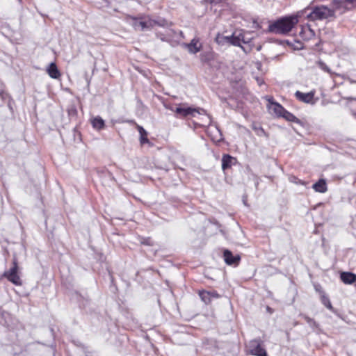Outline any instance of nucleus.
Listing matches in <instances>:
<instances>
[{"label":"nucleus","mask_w":356,"mask_h":356,"mask_svg":"<svg viewBox=\"0 0 356 356\" xmlns=\"http://www.w3.org/2000/svg\"><path fill=\"white\" fill-rule=\"evenodd\" d=\"M290 181H291V182H294V183H296V184H303V182H302L301 180L298 179L297 177H291V178H290Z\"/></svg>","instance_id":"29"},{"label":"nucleus","mask_w":356,"mask_h":356,"mask_svg":"<svg viewBox=\"0 0 356 356\" xmlns=\"http://www.w3.org/2000/svg\"><path fill=\"white\" fill-rule=\"evenodd\" d=\"M47 72L49 76L54 79H58L60 77L61 74L58 70L56 65L54 63H51L47 68Z\"/></svg>","instance_id":"13"},{"label":"nucleus","mask_w":356,"mask_h":356,"mask_svg":"<svg viewBox=\"0 0 356 356\" xmlns=\"http://www.w3.org/2000/svg\"><path fill=\"white\" fill-rule=\"evenodd\" d=\"M250 42V38H247L245 33L243 32H239L238 33L234 32L232 35H229V45L240 47L245 52H247V51L242 46V43L248 44Z\"/></svg>","instance_id":"7"},{"label":"nucleus","mask_w":356,"mask_h":356,"mask_svg":"<svg viewBox=\"0 0 356 356\" xmlns=\"http://www.w3.org/2000/svg\"><path fill=\"white\" fill-rule=\"evenodd\" d=\"M321 302L330 310H334L333 307L332 306V304L330 301V299L324 294L321 296Z\"/></svg>","instance_id":"22"},{"label":"nucleus","mask_w":356,"mask_h":356,"mask_svg":"<svg viewBox=\"0 0 356 356\" xmlns=\"http://www.w3.org/2000/svg\"><path fill=\"white\" fill-rule=\"evenodd\" d=\"M140 143L142 145L145 144V143H149V140H148V138L147 137V135L140 136Z\"/></svg>","instance_id":"26"},{"label":"nucleus","mask_w":356,"mask_h":356,"mask_svg":"<svg viewBox=\"0 0 356 356\" xmlns=\"http://www.w3.org/2000/svg\"><path fill=\"white\" fill-rule=\"evenodd\" d=\"M177 118L195 117L197 114L205 113L203 108H196L186 106V104H179L175 110Z\"/></svg>","instance_id":"3"},{"label":"nucleus","mask_w":356,"mask_h":356,"mask_svg":"<svg viewBox=\"0 0 356 356\" xmlns=\"http://www.w3.org/2000/svg\"><path fill=\"white\" fill-rule=\"evenodd\" d=\"M268 101L269 102L268 105L269 111L277 117H281L285 108L279 103L273 102L272 98H268Z\"/></svg>","instance_id":"10"},{"label":"nucleus","mask_w":356,"mask_h":356,"mask_svg":"<svg viewBox=\"0 0 356 356\" xmlns=\"http://www.w3.org/2000/svg\"><path fill=\"white\" fill-rule=\"evenodd\" d=\"M17 261L15 259H14L13 262V267L3 273V277L7 278L15 285L20 286L22 285V280L17 273Z\"/></svg>","instance_id":"6"},{"label":"nucleus","mask_w":356,"mask_h":356,"mask_svg":"<svg viewBox=\"0 0 356 356\" xmlns=\"http://www.w3.org/2000/svg\"><path fill=\"white\" fill-rule=\"evenodd\" d=\"M345 1H346L347 3H353L356 2V0H345Z\"/></svg>","instance_id":"33"},{"label":"nucleus","mask_w":356,"mask_h":356,"mask_svg":"<svg viewBox=\"0 0 356 356\" xmlns=\"http://www.w3.org/2000/svg\"><path fill=\"white\" fill-rule=\"evenodd\" d=\"M156 22L149 18H132L131 25L136 31H147L151 29Z\"/></svg>","instance_id":"4"},{"label":"nucleus","mask_w":356,"mask_h":356,"mask_svg":"<svg viewBox=\"0 0 356 356\" xmlns=\"http://www.w3.org/2000/svg\"><path fill=\"white\" fill-rule=\"evenodd\" d=\"M312 188L316 192L321 193H325L327 190L325 179H319L316 183L313 184Z\"/></svg>","instance_id":"16"},{"label":"nucleus","mask_w":356,"mask_h":356,"mask_svg":"<svg viewBox=\"0 0 356 356\" xmlns=\"http://www.w3.org/2000/svg\"><path fill=\"white\" fill-rule=\"evenodd\" d=\"M180 35H182L183 33L181 31L179 32Z\"/></svg>","instance_id":"37"},{"label":"nucleus","mask_w":356,"mask_h":356,"mask_svg":"<svg viewBox=\"0 0 356 356\" xmlns=\"http://www.w3.org/2000/svg\"><path fill=\"white\" fill-rule=\"evenodd\" d=\"M340 278L344 284H351L356 281V275L350 272H342Z\"/></svg>","instance_id":"14"},{"label":"nucleus","mask_w":356,"mask_h":356,"mask_svg":"<svg viewBox=\"0 0 356 356\" xmlns=\"http://www.w3.org/2000/svg\"><path fill=\"white\" fill-rule=\"evenodd\" d=\"M141 243L145 245H152L153 241L150 238H143Z\"/></svg>","instance_id":"25"},{"label":"nucleus","mask_w":356,"mask_h":356,"mask_svg":"<svg viewBox=\"0 0 356 356\" xmlns=\"http://www.w3.org/2000/svg\"><path fill=\"white\" fill-rule=\"evenodd\" d=\"M218 0H211V3H217Z\"/></svg>","instance_id":"36"},{"label":"nucleus","mask_w":356,"mask_h":356,"mask_svg":"<svg viewBox=\"0 0 356 356\" xmlns=\"http://www.w3.org/2000/svg\"><path fill=\"white\" fill-rule=\"evenodd\" d=\"M257 81L259 86H261V84L263 83V81L259 78H257Z\"/></svg>","instance_id":"32"},{"label":"nucleus","mask_w":356,"mask_h":356,"mask_svg":"<svg viewBox=\"0 0 356 356\" xmlns=\"http://www.w3.org/2000/svg\"><path fill=\"white\" fill-rule=\"evenodd\" d=\"M184 46L187 48L189 53L193 54L199 52L202 47L199 39L196 38H193L190 43L184 44Z\"/></svg>","instance_id":"12"},{"label":"nucleus","mask_w":356,"mask_h":356,"mask_svg":"<svg viewBox=\"0 0 356 356\" xmlns=\"http://www.w3.org/2000/svg\"><path fill=\"white\" fill-rule=\"evenodd\" d=\"M223 258L226 264L229 266H237L241 261L239 254L234 255L229 250H224Z\"/></svg>","instance_id":"9"},{"label":"nucleus","mask_w":356,"mask_h":356,"mask_svg":"<svg viewBox=\"0 0 356 356\" xmlns=\"http://www.w3.org/2000/svg\"><path fill=\"white\" fill-rule=\"evenodd\" d=\"M308 8H305L299 11L296 15L288 16L283 17L269 26L270 31L285 34L291 31L293 26L298 22V18L304 16V13H307Z\"/></svg>","instance_id":"1"},{"label":"nucleus","mask_w":356,"mask_h":356,"mask_svg":"<svg viewBox=\"0 0 356 356\" xmlns=\"http://www.w3.org/2000/svg\"><path fill=\"white\" fill-rule=\"evenodd\" d=\"M199 296L201 300L206 304H209L211 301V293L207 291H200Z\"/></svg>","instance_id":"21"},{"label":"nucleus","mask_w":356,"mask_h":356,"mask_svg":"<svg viewBox=\"0 0 356 356\" xmlns=\"http://www.w3.org/2000/svg\"><path fill=\"white\" fill-rule=\"evenodd\" d=\"M281 117L284 118L286 120H287L289 122H295L297 124L301 123L300 120L298 118H297L293 114L289 112L286 109H284V111H283Z\"/></svg>","instance_id":"19"},{"label":"nucleus","mask_w":356,"mask_h":356,"mask_svg":"<svg viewBox=\"0 0 356 356\" xmlns=\"http://www.w3.org/2000/svg\"><path fill=\"white\" fill-rule=\"evenodd\" d=\"M243 204L247 206V203H246V199L245 197H243Z\"/></svg>","instance_id":"35"},{"label":"nucleus","mask_w":356,"mask_h":356,"mask_svg":"<svg viewBox=\"0 0 356 356\" xmlns=\"http://www.w3.org/2000/svg\"><path fill=\"white\" fill-rule=\"evenodd\" d=\"M209 293H211V298H218L219 297L218 293L215 291H209Z\"/></svg>","instance_id":"30"},{"label":"nucleus","mask_w":356,"mask_h":356,"mask_svg":"<svg viewBox=\"0 0 356 356\" xmlns=\"http://www.w3.org/2000/svg\"><path fill=\"white\" fill-rule=\"evenodd\" d=\"M247 348L250 354L255 356H268L266 350L262 346L260 339H254L249 341Z\"/></svg>","instance_id":"5"},{"label":"nucleus","mask_w":356,"mask_h":356,"mask_svg":"<svg viewBox=\"0 0 356 356\" xmlns=\"http://www.w3.org/2000/svg\"><path fill=\"white\" fill-rule=\"evenodd\" d=\"M236 161L235 158L231 156L229 154H225L222 158V170H226L227 168H231V166L234 164Z\"/></svg>","instance_id":"15"},{"label":"nucleus","mask_w":356,"mask_h":356,"mask_svg":"<svg viewBox=\"0 0 356 356\" xmlns=\"http://www.w3.org/2000/svg\"><path fill=\"white\" fill-rule=\"evenodd\" d=\"M216 42L221 46L229 44V35H224L220 33H218L215 38Z\"/></svg>","instance_id":"18"},{"label":"nucleus","mask_w":356,"mask_h":356,"mask_svg":"<svg viewBox=\"0 0 356 356\" xmlns=\"http://www.w3.org/2000/svg\"><path fill=\"white\" fill-rule=\"evenodd\" d=\"M314 95L315 91H310L309 92L304 93L298 90L295 92L294 95L300 102L314 105L315 104Z\"/></svg>","instance_id":"8"},{"label":"nucleus","mask_w":356,"mask_h":356,"mask_svg":"<svg viewBox=\"0 0 356 356\" xmlns=\"http://www.w3.org/2000/svg\"><path fill=\"white\" fill-rule=\"evenodd\" d=\"M165 107L167 108V109H169L173 112H175V110L176 108V107H174V106H168V105H165Z\"/></svg>","instance_id":"31"},{"label":"nucleus","mask_w":356,"mask_h":356,"mask_svg":"<svg viewBox=\"0 0 356 356\" xmlns=\"http://www.w3.org/2000/svg\"><path fill=\"white\" fill-rule=\"evenodd\" d=\"M92 127L97 130H102L104 128V120L99 116L94 118L91 120Z\"/></svg>","instance_id":"17"},{"label":"nucleus","mask_w":356,"mask_h":356,"mask_svg":"<svg viewBox=\"0 0 356 356\" xmlns=\"http://www.w3.org/2000/svg\"><path fill=\"white\" fill-rule=\"evenodd\" d=\"M346 3L347 2L345 1V0H332V8L331 10H334V13L338 12L340 14H343L348 10L346 6Z\"/></svg>","instance_id":"11"},{"label":"nucleus","mask_w":356,"mask_h":356,"mask_svg":"<svg viewBox=\"0 0 356 356\" xmlns=\"http://www.w3.org/2000/svg\"><path fill=\"white\" fill-rule=\"evenodd\" d=\"M305 320L307 321V323L310 325V326H312V327H314V326H316V323L315 322V321L309 317H307L306 316L305 318Z\"/></svg>","instance_id":"24"},{"label":"nucleus","mask_w":356,"mask_h":356,"mask_svg":"<svg viewBox=\"0 0 356 356\" xmlns=\"http://www.w3.org/2000/svg\"><path fill=\"white\" fill-rule=\"evenodd\" d=\"M307 8L308 10L304 13L303 17L305 16L310 21L322 20L334 15V10L325 6H316L310 12V8Z\"/></svg>","instance_id":"2"},{"label":"nucleus","mask_w":356,"mask_h":356,"mask_svg":"<svg viewBox=\"0 0 356 356\" xmlns=\"http://www.w3.org/2000/svg\"><path fill=\"white\" fill-rule=\"evenodd\" d=\"M304 40H309L314 36V32L309 27L302 29L300 33Z\"/></svg>","instance_id":"20"},{"label":"nucleus","mask_w":356,"mask_h":356,"mask_svg":"<svg viewBox=\"0 0 356 356\" xmlns=\"http://www.w3.org/2000/svg\"><path fill=\"white\" fill-rule=\"evenodd\" d=\"M137 128H138V130L140 136L147 134V131L141 126L137 125Z\"/></svg>","instance_id":"28"},{"label":"nucleus","mask_w":356,"mask_h":356,"mask_svg":"<svg viewBox=\"0 0 356 356\" xmlns=\"http://www.w3.org/2000/svg\"><path fill=\"white\" fill-rule=\"evenodd\" d=\"M215 130L219 134L220 136H221L220 131V130L218 129V127H215Z\"/></svg>","instance_id":"34"},{"label":"nucleus","mask_w":356,"mask_h":356,"mask_svg":"<svg viewBox=\"0 0 356 356\" xmlns=\"http://www.w3.org/2000/svg\"><path fill=\"white\" fill-rule=\"evenodd\" d=\"M137 128H138V130L140 136L147 134V131L141 126L137 125Z\"/></svg>","instance_id":"27"},{"label":"nucleus","mask_w":356,"mask_h":356,"mask_svg":"<svg viewBox=\"0 0 356 356\" xmlns=\"http://www.w3.org/2000/svg\"><path fill=\"white\" fill-rule=\"evenodd\" d=\"M318 67L323 71L327 72V73H330V69L327 66V65L323 63V61H319L318 63Z\"/></svg>","instance_id":"23"}]
</instances>
